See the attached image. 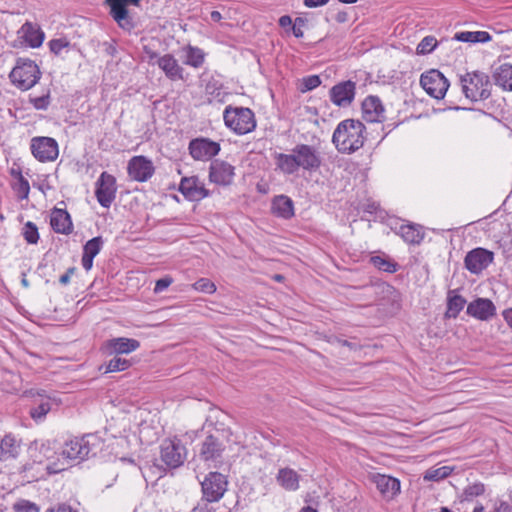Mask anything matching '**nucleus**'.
Segmentation results:
<instances>
[{
	"label": "nucleus",
	"mask_w": 512,
	"mask_h": 512,
	"mask_svg": "<svg viewBox=\"0 0 512 512\" xmlns=\"http://www.w3.org/2000/svg\"><path fill=\"white\" fill-rule=\"evenodd\" d=\"M157 65L168 79L172 81L184 79V69L172 54H165L158 58Z\"/></svg>",
	"instance_id": "a878e982"
},
{
	"label": "nucleus",
	"mask_w": 512,
	"mask_h": 512,
	"mask_svg": "<svg viewBox=\"0 0 512 512\" xmlns=\"http://www.w3.org/2000/svg\"><path fill=\"white\" fill-rule=\"evenodd\" d=\"M399 234L405 242L413 245L420 244L425 235L422 226L416 224L401 225Z\"/></svg>",
	"instance_id": "7c9ffc66"
},
{
	"label": "nucleus",
	"mask_w": 512,
	"mask_h": 512,
	"mask_svg": "<svg viewBox=\"0 0 512 512\" xmlns=\"http://www.w3.org/2000/svg\"><path fill=\"white\" fill-rule=\"evenodd\" d=\"M453 471V468L449 466H442L438 468H430L426 471L424 475V480L426 481H439L446 477H448Z\"/></svg>",
	"instance_id": "58836bf2"
},
{
	"label": "nucleus",
	"mask_w": 512,
	"mask_h": 512,
	"mask_svg": "<svg viewBox=\"0 0 512 512\" xmlns=\"http://www.w3.org/2000/svg\"><path fill=\"white\" fill-rule=\"evenodd\" d=\"M196 291L213 294L216 291V285L207 278H200L193 284Z\"/></svg>",
	"instance_id": "49530a36"
},
{
	"label": "nucleus",
	"mask_w": 512,
	"mask_h": 512,
	"mask_svg": "<svg viewBox=\"0 0 512 512\" xmlns=\"http://www.w3.org/2000/svg\"><path fill=\"white\" fill-rule=\"evenodd\" d=\"M93 257L91 256H88L86 254H82V259H81V263H82V266L83 268L86 270V271H89L92 266H93Z\"/></svg>",
	"instance_id": "bf43d9fd"
},
{
	"label": "nucleus",
	"mask_w": 512,
	"mask_h": 512,
	"mask_svg": "<svg viewBox=\"0 0 512 512\" xmlns=\"http://www.w3.org/2000/svg\"><path fill=\"white\" fill-rule=\"evenodd\" d=\"M75 271H76L75 267L68 268L67 271L63 275L60 276L59 283L63 286L68 285L70 283V278L75 273Z\"/></svg>",
	"instance_id": "5fc2aeb1"
},
{
	"label": "nucleus",
	"mask_w": 512,
	"mask_h": 512,
	"mask_svg": "<svg viewBox=\"0 0 512 512\" xmlns=\"http://www.w3.org/2000/svg\"><path fill=\"white\" fill-rule=\"evenodd\" d=\"M276 166L286 174H293L298 170L296 155L276 153L275 154Z\"/></svg>",
	"instance_id": "72a5a7b5"
},
{
	"label": "nucleus",
	"mask_w": 512,
	"mask_h": 512,
	"mask_svg": "<svg viewBox=\"0 0 512 512\" xmlns=\"http://www.w3.org/2000/svg\"><path fill=\"white\" fill-rule=\"evenodd\" d=\"M20 451V444L12 435L0 438V461L15 459Z\"/></svg>",
	"instance_id": "c756f323"
},
{
	"label": "nucleus",
	"mask_w": 512,
	"mask_h": 512,
	"mask_svg": "<svg viewBox=\"0 0 512 512\" xmlns=\"http://www.w3.org/2000/svg\"><path fill=\"white\" fill-rule=\"evenodd\" d=\"M154 171L152 161L145 156H134L128 162L127 172L132 180L146 182L152 177Z\"/></svg>",
	"instance_id": "4468645a"
},
{
	"label": "nucleus",
	"mask_w": 512,
	"mask_h": 512,
	"mask_svg": "<svg viewBox=\"0 0 512 512\" xmlns=\"http://www.w3.org/2000/svg\"><path fill=\"white\" fill-rule=\"evenodd\" d=\"M437 40L434 36L424 37L416 48V52L419 55H426L431 53L437 47Z\"/></svg>",
	"instance_id": "79ce46f5"
},
{
	"label": "nucleus",
	"mask_w": 512,
	"mask_h": 512,
	"mask_svg": "<svg viewBox=\"0 0 512 512\" xmlns=\"http://www.w3.org/2000/svg\"><path fill=\"white\" fill-rule=\"evenodd\" d=\"M228 480L219 472L208 473L201 482L202 497L208 502H218L227 491Z\"/></svg>",
	"instance_id": "423d86ee"
},
{
	"label": "nucleus",
	"mask_w": 512,
	"mask_h": 512,
	"mask_svg": "<svg viewBox=\"0 0 512 512\" xmlns=\"http://www.w3.org/2000/svg\"><path fill=\"white\" fill-rule=\"evenodd\" d=\"M453 292L449 291L448 293L446 318H456L466 304V299L463 296L458 294L452 295Z\"/></svg>",
	"instance_id": "f704fd0d"
},
{
	"label": "nucleus",
	"mask_w": 512,
	"mask_h": 512,
	"mask_svg": "<svg viewBox=\"0 0 512 512\" xmlns=\"http://www.w3.org/2000/svg\"><path fill=\"white\" fill-rule=\"evenodd\" d=\"M131 366V362L125 358L115 356L111 360H109L107 363L102 364L99 367L100 371H103L104 374L111 373V372H120L127 370Z\"/></svg>",
	"instance_id": "e433bc0d"
},
{
	"label": "nucleus",
	"mask_w": 512,
	"mask_h": 512,
	"mask_svg": "<svg viewBox=\"0 0 512 512\" xmlns=\"http://www.w3.org/2000/svg\"><path fill=\"white\" fill-rule=\"evenodd\" d=\"M46 512H78V510L66 503H59L47 509Z\"/></svg>",
	"instance_id": "603ef678"
},
{
	"label": "nucleus",
	"mask_w": 512,
	"mask_h": 512,
	"mask_svg": "<svg viewBox=\"0 0 512 512\" xmlns=\"http://www.w3.org/2000/svg\"><path fill=\"white\" fill-rule=\"evenodd\" d=\"M104 240L101 236L88 240L83 246V254L95 258L103 248Z\"/></svg>",
	"instance_id": "ea45409f"
},
{
	"label": "nucleus",
	"mask_w": 512,
	"mask_h": 512,
	"mask_svg": "<svg viewBox=\"0 0 512 512\" xmlns=\"http://www.w3.org/2000/svg\"><path fill=\"white\" fill-rule=\"evenodd\" d=\"M234 176V167L225 161H214L209 168V179L218 185H229Z\"/></svg>",
	"instance_id": "412c9836"
},
{
	"label": "nucleus",
	"mask_w": 512,
	"mask_h": 512,
	"mask_svg": "<svg viewBox=\"0 0 512 512\" xmlns=\"http://www.w3.org/2000/svg\"><path fill=\"white\" fill-rule=\"evenodd\" d=\"M420 84L422 88L435 99L444 98L449 82L438 70L432 69L421 75Z\"/></svg>",
	"instance_id": "9d476101"
},
{
	"label": "nucleus",
	"mask_w": 512,
	"mask_h": 512,
	"mask_svg": "<svg viewBox=\"0 0 512 512\" xmlns=\"http://www.w3.org/2000/svg\"><path fill=\"white\" fill-rule=\"evenodd\" d=\"M40 77L41 71L38 65L27 58H18L9 74L11 83L23 91L35 86Z\"/></svg>",
	"instance_id": "7ed1b4c3"
},
{
	"label": "nucleus",
	"mask_w": 512,
	"mask_h": 512,
	"mask_svg": "<svg viewBox=\"0 0 512 512\" xmlns=\"http://www.w3.org/2000/svg\"><path fill=\"white\" fill-rule=\"evenodd\" d=\"M172 282H173V280L169 276L158 279L155 283L154 292L160 293V292L164 291L172 284Z\"/></svg>",
	"instance_id": "3c124183"
},
{
	"label": "nucleus",
	"mask_w": 512,
	"mask_h": 512,
	"mask_svg": "<svg viewBox=\"0 0 512 512\" xmlns=\"http://www.w3.org/2000/svg\"><path fill=\"white\" fill-rule=\"evenodd\" d=\"M205 60V53L202 49L189 45L186 51V60L184 64L193 68H199L203 65Z\"/></svg>",
	"instance_id": "4c0bfd02"
},
{
	"label": "nucleus",
	"mask_w": 512,
	"mask_h": 512,
	"mask_svg": "<svg viewBox=\"0 0 512 512\" xmlns=\"http://www.w3.org/2000/svg\"><path fill=\"white\" fill-rule=\"evenodd\" d=\"M493 512H512V509L507 502L501 501L499 505L495 507Z\"/></svg>",
	"instance_id": "680f3d73"
},
{
	"label": "nucleus",
	"mask_w": 512,
	"mask_h": 512,
	"mask_svg": "<svg viewBox=\"0 0 512 512\" xmlns=\"http://www.w3.org/2000/svg\"><path fill=\"white\" fill-rule=\"evenodd\" d=\"M225 450L222 435H208L202 443L200 457L204 461H219Z\"/></svg>",
	"instance_id": "2eb2a0df"
},
{
	"label": "nucleus",
	"mask_w": 512,
	"mask_h": 512,
	"mask_svg": "<svg viewBox=\"0 0 512 512\" xmlns=\"http://www.w3.org/2000/svg\"><path fill=\"white\" fill-rule=\"evenodd\" d=\"M140 347V342L136 339L118 337L107 340L102 350L107 355L129 354Z\"/></svg>",
	"instance_id": "f3484780"
},
{
	"label": "nucleus",
	"mask_w": 512,
	"mask_h": 512,
	"mask_svg": "<svg viewBox=\"0 0 512 512\" xmlns=\"http://www.w3.org/2000/svg\"><path fill=\"white\" fill-rule=\"evenodd\" d=\"M330 0H304L303 3L308 8H317L326 5Z\"/></svg>",
	"instance_id": "4d7b16f0"
},
{
	"label": "nucleus",
	"mask_w": 512,
	"mask_h": 512,
	"mask_svg": "<svg viewBox=\"0 0 512 512\" xmlns=\"http://www.w3.org/2000/svg\"><path fill=\"white\" fill-rule=\"evenodd\" d=\"M453 39L466 43H487L492 36L486 31H462L455 33Z\"/></svg>",
	"instance_id": "473e14b6"
},
{
	"label": "nucleus",
	"mask_w": 512,
	"mask_h": 512,
	"mask_svg": "<svg viewBox=\"0 0 512 512\" xmlns=\"http://www.w3.org/2000/svg\"><path fill=\"white\" fill-rule=\"evenodd\" d=\"M22 38L32 48L42 45L44 40V32L34 23L26 22L21 27Z\"/></svg>",
	"instance_id": "cd10ccee"
},
{
	"label": "nucleus",
	"mask_w": 512,
	"mask_h": 512,
	"mask_svg": "<svg viewBox=\"0 0 512 512\" xmlns=\"http://www.w3.org/2000/svg\"><path fill=\"white\" fill-rule=\"evenodd\" d=\"M277 483L287 491H296L299 488L300 475L293 469L285 467L278 470Z\"/></svg>",
	"instance_id": "c85d7f7f"
},
{
	"label": "nucleus",
	"mask_w": 512,
	"mask_h": 512,
	"mask_svg": "<svg viewBox=\"0 0 512 512\" xmlns=\"http://www.w3.org/2000/svg\"><path fill=\"white\" fill-rule=\"evenodd\" d=\"M292 152L296 155L298 168L307 171H316L321 166V157L316 148L307 144L296 145Z\"/></svg>",
	"instance_id": "ddd939ff"
},
{
	"label": "nucleus",
	"mask_w": 512,
	"mask_h": 512,
	"mask_svg": "<svg viewBox=\"0 0 512 512\" xmlns=\"http://www.w3.org/2000/svg\"><path fill=\"white\" fill-rule=\"evenodd\" d=\"M485 492V485L481 482H476L468 485L462 494L463 501H472L473 498L483 495Z\"/></svg>",
	"instance_id": "a19ab883"
},
{
	"label": "nucleus",
	"mask_w": 512,
	"mask_h": 512,
	"mask_svg": "<svg viewBox=\"0 0 512 512\" xmlns=\"http://www.w3.org/2000/svg\"><path fill=\"white\" fill-rule=\"evenodd\" d=\"M116 192V178L106 171L102 172L95 183V197L98 203L104 208H109L116 198Z\"/></svg>",
	"instance_id": "1a4fd4ad"
},
{
	"label": "nucleus",
	"mask_w": 512,
	"mask_h": 512,
	"mask_svg": "<svg viewBox=\"0 0 512 512\" xmlns=\"http://www.w3.org/2000/svg\"><path fill=\"white\" fill-rule=\"evenodd\" d=\"M161 460L168 468L180 467L186 459V448L178 439H165L161 444Z\"/></svg>",
	"instance_id": "6e6552de"
},
{
	"label": "nucleus",
	"mask_w": 512,
	"mask_h": 512,
	"mask_svg": "<svg viewBox=\"0 0 512 512\" xmlns=\"http://www.w3.org/2000/svg\"><path fill=\"white\" fill-rule=\"evenodd\" d=\"M291 30L296 38H302L304 36L302 27L291 26Z\"/></svg>",
	"instance_id": "69168bd1"
},
{
	"label": "nucleus",
	"mask_w": 512,
	"mask_h": 512,
	"mask_svg": "<svg viewBox=\"0 0 512 512\" xmlns=\"http://www.w3.org/2000/svg\"><path fill=\"white\" fill-rule=\"evenodd\" d=\"M321 85V79L318 75L304 77L301 81L300 91L302 93L311 91Z\"/></svg>",
	"instance_id": "a18cd8bd"
},
{
	"label": "nucleus",
	"mask_w": 512,
	"mask_h": 512,
	"mask_svg": "<svg viewBox=\"0 0 512 512\" xmlns=\"http://www.w3.org/2000/svg\"><path fill=\"white\" fill-rule=\"evenodd\" d=\"M356 84L351 80L340 82L330 89V100L337 106H348L355 97Z\"/></svg>",
	"instance_id": "dca6fc26"
},
{
	"label": "nucleus",
	"mask_w": 512,
	"mask_h": 512,
	"mask_svg": "<svg viewBox=\"0 0 512 512\" xmlns=\"http://www.w3.org/2000/svg\"><path fill=\"white\" fill-rule=\"evenodd\" d=\"M370 263L377 269L387 272L395 273L399 269V264L389 258L388 256L375 255L370 258Z\"/></svg>",
	"instance_id": "c9c22d12"
},
{
	"label": "nucleus",
	"mask_w": 512,
	"mask_h": 512,
	"mask_svg": "<svg viewBox=\"0 0 512 512\" xmlns=\"http://www.w3.org/2000/svg\"><path fill=\"white\" fill-rule=\"evenodd\" d=\"M13 510L15 512H39L40 509L39 507L29 501V500H25V499H21L19 501H17L14 505H13Z\"/></svg>",
	"instance_id": "de8ad7c7"
},
{
	"label": "nucleus",
	"mask_w": 512,
	"mask_h": 512,
	"mask_svg": "<svg viewBox=\"0 0 512 512\" xmlns=\"http://www.w3.org/2000/svg\"><path fill=\"white\" fill-rule=\"evenodd\" d=\"M17 175L19 176V180L14 185V190L17 191L18 196L21 200L27 199L30 191V185L26 178L23 177L21 171H17Z\"/></svg>",
	"instance_id": "c03bdc74"
},
{
	"label": "nucleus",
	"mask_w": 512,
	"mask_h": 512,
	"mask_svg": "<svg viewBox=\"0 0 512 512\" xmlns=\"http://www.w3.org/2000/svg\"><path fill=\"white\" fill-rule=\"evenodd\" d=\"M466 313L476 319L486 321L496 314V307L490 299L477 298L468 304Z\"/></svg>",
	"instance_id": "4be33fe9"
},
{
	"label": "nucleus",
	"mask_w": 512,
	"mask_h": 512,
	"mask_svg": "<svg viewBox=\"0 0 512 512\" xmlns=\"http://www.w3.org/2000/svg\"><path fill=\"white\" fill-rule=\"evenodd\" d=\"M278 24L282 28H289L291 30V26H293V21L289 15H283L279 18Z\"/></svg>",
	"instance_id": "13d9d810"
},
{
	"label": "nucleus",
	"mask_w": 512,
	"mask_h": 512,
	"mask_svg": "<svg viewBox=\"0 0 512 512\" xmlns=\"http://www.w3.org/2000/svg\"><path fill=\"white\" fill-rule=\"evenodd\" d=\"M70 45L66 38H57L49 41V47L52 53L59 55L64 48Z\"/></svg>",
	"instance_id": "09e8293b"
},
{
	"label": "nucleus",
	"mask_w": 512,
	"mask_h": 512,
	"mask_svg": "<svg viewBox=\"0 0 512 512\" xmlns=\"http://www.w3.org/2000/svg\"><path fill=\"white\" fill-rule=\"evenodd\" d=\"M49 474H56L66 469L64 465H58L57 463H52L47 465L46 467Z\"/></svg>",
	"instance_id": "052dcab7"
},
{
	"label": "nucleus",
	"mask_w": 512,
	"mask_h": 512,
	"mask_svg": "<svg viewBox=\"0 0 512 512\" xmlns=\"http://www.w3.org/2000/svg\"><path fill=\"white\" fill-rule=\"evenodd\" d=\"M22 234L27 243L37 244L39 240V233L35 223L28 221L23 227Z\"/></svg>",
	"instance_id": "37998d69"
},
{
	"label": "nucleus",
	"mask_w": 512,
	"mask_h": 512,
	"mask_svg": "<svg viewBox=\"0 0 512 512\" xmlns=\"http://www.w3.org/2000/svg\"><path fill=\"white\" fill-rule=\"evenodd\" d=\"M462 90L465 96L472 100H484L490 96L489 77L482 72L466 73L460 78Z\"/></svg>",
	"instance_id": "39448f33"
},
{
	"label": "nucleus",
	"mask_w": 512,
	"mask_h": 512,
	"mask_svg": "<svg viewBox=\"0 0 512 512\" xmlns=\"http://www.w3.org/2000/svg\"><path fill=\"white\" fill-rule=\"evenodd\" d=\"M179 191L190 201H199L209 196V191L196 176L182 178Z\"/></svg>",
	"instance_id": "6ab92c4d"
},
{
	"label": "nucleus",
	"mask_w": 512,
	"mask_h": 512,
	"mask_svg": "<svg viewBox=\"0 0 512 512\" xmlns=\"http://www.w3.org/2000/svg\"><path fill=\"white\" fill-rule=\"evenodd\" d=\"M503 317L507 324L512 328V308L505 310L503 312Z\"/></svg>",
	"instance_id": "0e129e2a"
},
{
	"label": "nucleus",
	"mask_w": 512,
	"mask_h": 512,
	"mask_svg": "<svg viewBox=\"0 0 512 512\" xmlns=\"http://www.w3.org/2000/svg\"><path fill=\"white\" fill-rule=\"evenodd\" d=\"M271 211L279 218L290 219L294 216V203L286 195H277L272 199Z\"/></svg>",
	"instance_id": "bb28decb"
},
{
	"label": "nucleus",
	"mask_w": 512,
	"mask_h": 512,
	"mask_svg": "<svg viewBox=\"0 0 512 512\" xmlns=\"http://www.w3.org/2000/svg\"><path fill=\"white\" fill-rule=\"evenodd\" d=\"M31 397H38L39 399L35 400V404L30 409L31 418L36 421H42L47 413L51 410L50 398L47 397L44 393V390H34L31 389L27 392Z\"/></svg>",
	"instance_id": "b1692460"
},
{
	"label": "nucleus",
	"mask_w": 512,
	"mask_h": 512,
	"mask_svg": "<svg viewBox=\"0 0 512 512\" xmlns=\"http://www.w3.org/2000/svg\"><path fill=\"white\" fill-rule=\"evenodd\" d=\"M30 150L32 155L43 163L56 160L59 154L57 141L45 136L33 137L30 142Z\"/></svg>",
	"instance_id": "0eeeda50"
},
{
	"label": "nucleus",
	"mask_w": 512,
	"mask_h": 512,
	"mask_svg": "<svg viewBox=\"0 0 512 512\" xmlns=\"http://www.w3.org/2000/svg\"><path fill=\"white\" fill-rule=\"evenodd\" d=\"M210 18L214 22H219L222 19V15H221V13L219 11L214 10V11L211 12Z\"/></svg>",
	"instance_id": "774afa93"
},
{
	"label": "nucleus",
	"mask_w": 512,
	"mask_h": 512,
	"mask_svg": "<svg viewBox=\"0 0 512 512\" xmlns=\"http://www.w3.org/2000/svg\"><path fill=\"white\" fill-rule=\"evenodd\" d=\"M365 126L359 120L346 119L341 121L332 136V142L341 153H353L364 145Z\"/></svg>",
	"instance_id": "f257e3e1"
},
{
	"label": "nucleus",
	"mask_w": 512,
	"mask_h": 512,
	"mask_svg": "<svg viewBox=\"0 0 512 512\" xmlns=\"http://www.w3.org/2000/svg\"><path fill=\"white\" fill-rule=\"evenodd\" d=\"M384 107L378 96L369 95L362 102V114L367 122H382Z\"/></svg>",
	"instance_id": "5701e85b"
},
{
	"label": "nucleus",
	"mask_w": 512,
	"mask_h": 512,
	"mask_svg": "<svg viewBox=\"0 0 512 512\" xmlns=\"http://www.w3.org/2000/svg\"><path fill=\"white\" fill-rule=\"evenodd\" d=\"M30 102L37 110H46L50 105V94L47 92L45 95L30 98Z\"/></svg>",
	"instance_id": "8fccbe9b"
},
{
	"label": "nucleus",
	"mask_w": 512,
	"mask_h": 512,
	"mask_svg": "<svg viewBox=\"0 0 512 512\" xmlns=\"http://www.w3.org/2000/svg\"><path fill=\"white\" fill-rule=\"evenodd\" d=\"M39 453L43 456V458L50 459L53 454L51 443L49 441L42 443L39 447Z\"/></svg>",
	"instance_id": "864d4df0"
},
{
	"label": "nucleus",
	"mask_w": 512,
	"mask_h": 512,
	"mask_svg": "<svg viewBox=\"0 0 512 512\" xmlns=\"http://www.w3.org/2000/svg\"><path fill=\"white\" fill-rule=\"evenodd\" d=\"M337 342H338L339 345L348 347L351 350L357 349V345L355 343L349 342L348 340L337 339Z\"/></svg>",
	"instance_id": "e2e57ef3"
},
{
	"label": "nucleus",
	"mask_w": 512,
	"mask_h": 512,
	"mask_svg": "<svg viewBox=\"0 0 512 512\" xmlns=\"http://www.w3.org/2000/svg\"><path fill=\"white\" fill-rule=\"evenodd\" d=\"M494 261V252L477 247L465 255L464 267L475 275L481 274Z\"/></svg>",
	"instance_id": "9b49d317"
},
{
	"label": "nucleus",
	"mask_w": 512,
	"mask_h": 512,
	"mask_svg": "<svg viewBox=\"0 0 512 512\" xmlns=\"http://www.w3.org/2000/svg\"><path fill=\"white\" fill-rule=\"evenodd\" d=\"M225 125L238 135L252 132L256 128L254 112L246 107L227 106L223 112Z\"/></svg>",
	"instance_id": "20e7f679"
},
{
	"label": "nucleus",
	"mask_w": 512,
	"mask_h": 512,
	"mask_svg": "<svg viewBox=\"0 0 512 512\" xmlns=\"http://www.w3.org/2000/svg\"><path fill=\"white\" fill-rule=\"evenodd\" d=\"M493 78L495 84L505 90L512 91V65L504 63L494 71Z\"/></svg>",
	"instance_id": "2f4dec72"
},
{
	"label": "nucleus",
	"mask_w": 512,
	"mask_h": 512,
	"mask_svg": "<svg viewBox=\"0 0 512 512\" xmlns=\"http://www.w3.org/2000/svg\"><path fill=\"white\" fill-rule=\"evenodd\" d=\"M100 449L101 439L95 434H87L65 442L61 454L65 459L81 461L95 456Z\"/></svg>",
	"instance_id": "f03ea898"
},
{
	"label": "nucleus",
	"mask_w": 512,
	"mask_h": 512,
	"mask_svg": "<svg viewBox=\"0 0 512 512\" xmlns=\"http://www.w3.org/2000/svg\"><path fill=\"white\" fill-rule=\"evenodd\" d=\"M144 52L148 58V62L150 64H157L158 58H161L159 54L152 49L148 48L147 46L144 47Z\"/></svg>",
	"instance_id": "6e6d98bb"
},
{
	"label": "nucleus",
	"mask_w": 512,
	"mask_h": 512,
	"mask_svg": "<svg viewBox=\"0 0 512 512\" xmlns=\"http://www.w3.org/2000/svg\"><path fill=\"white\" fill-rule=\"evenodd\" d=\"M50 225L59 234L69 235L73 231V223L70 214L59 208H54L51 213Z\"/></svg>",
	"instance_id": "393cba45"
},
{
	"label": "nucleus",
	"mask_w": 512,
	"mask_h": 512,
	"mask_svg": "<svg viewBox=\"0 0 512 512\" xmlns=\"http://www.w3.org/2000/svg\"><path fill=\"white\" fill-rule=\"evenodd\" d=\"M106 4L110 8V15L122 29L131 31L135 24L129 16L125 0H106Z\"/></svg>",
	"instance_id": "a211bd4d"
},
{
	"label": "nucleus",
	"mask_w": 512,
	"mask_h": 512,
	"mask_svg": "<svg viewBox=\"0 0 512 512\" xmlns=\"http://www.w3.org/2000/svg\"><path fill=\"white\" fill-rule=\"evenodd\" d=\"M307 24V19L302 17H297L293 23V26L304 27Z\"/></svg>",
	"instance_id": "338daca9"
},
{
	"label": "nucleus",
	"mask_w": 512,
	"mask_h": 512,
	"mask_svg": "<svg viewBox=\"0 0 512 512\" xmlns=\"http://www.w3.org/2000/svg\"><path fill=\"white\" fill-rule=\"evenodd\" d=\"M189 153L194 160L208 161L220 151V144L209 138L199 137L189 142Z\"/></svg>",
	"instance_id": "f8f14e48"
},
{
	"label": "nucleus",
	"mask_w": 512,
	"mask_h": 512,
	"mask_svg": "<svg viewBox=\"0 0 512 512\" xmlns=\"http://www.w3.org/2000/svg\"><path fill=\"white\" fill-rule=\"evenodd\" d=\"M370 480L384 497L393 498L400 492V481L395 477L373 473L370 475Z\"/></svg>",
	"instance_id": "aec40b11"
}]
</instances>
